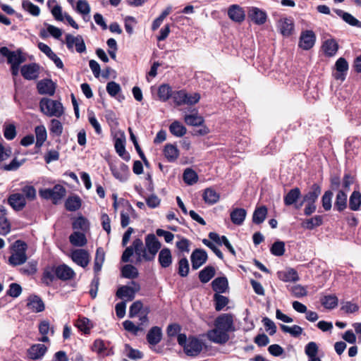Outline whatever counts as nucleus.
<instances>
[{
    "label": "nucleus",
    "mask_w": 361,
    "mask_h": 361,
    "mask_svg": "<svg viewBox=\"0 0 361 361\" xmlns=\"http://www.w3.org/2000/svg\"><path fill=\"white\" fill-rule=\"evenodd\" d=\"M48 350V347L44 344L36 343L32 345L27 350V357L33 360H42Z\"/></svg>",
    "instance_id": "obj_9"
},
{
    "label": "nucleus",
    "mask_w": 361,
    "mask_h": 361,
    "mask_svg": "<svg viewBox=\"0 0 361 361\" xmlns=\"http://www.w3.org/2000/svg\"><path fill=\"white\" fill-rule=\"evenodd\" d=\"M40 111L49 117H61L64 114L63 104L58 100L44 97L39 102Z\"/></svg>",
    "instance_id": "obj_1"
},
{
    "label": "nucleus",
    "mask_w": 361,
    "mask_h": 361,
    "mask_svg": "<svg viewBox=\"0 0 361 361\" xmlns=\"http://www.w3.org/2000/svg\"><path fill=\"white\" fill-rule=\"evenodd\" d=\"M72 227L74 230H80L85 233L89 230L90 223L85 217L80 216L73 220Z\"/></svg>",
    "instance_id": "obj_37"
},
{
    "label": "nucleus",
    "mask_w": 361,
    "mask_h": 361,
    "mask_svg": "<svg viewBox=\"0 0 361 361\" xmlns=\"http://www.w3.org/2000/svg\"><path fill=\"white\" fill-rule=\"evenodd\" d=\"M277 28L283 37H289L294 29L293 20L290 18H282L277 22Z\"/></svg>",
    "instance_id": "obj_18"
},
{
    "label": "nucleus",
    "mask_w": 361,
    "mask_h": 361,
    "mask_svg": "<svg viewBox=\"0 0 361 361\" xmlns=\"http://www.w3.org/2000/svg\"><path fill=\"white\" fill-rule=\"evenodd\" d=\"M140 289V285L133 281L130 283V285L120 287L116 292V295L121 299L131 301L134 299L135 293L138 292Z\"/></svg>",
    "instance_id": "obj_4"
},
{
    "label": "nucleus",
    "mask_w": 361,
    "mask_h": 361,
    "mask_svg": "<svg viewBox=\"0 0 361 361\" xmlns=\"http://www.w3.org/2000/svg\"><path fill=\"white\" fill-rule=\"evenodd\" d=\"M75 11L83 16L88 15L90 13V6L86 0H78Z\"/></svg>",
    "instance_id": "obj_60"
},
{
    "label": "nucleus",
    "mask_w": 361,
    "mask_h": 361,
    "mask_svg": "<svg viewBox=\"0 0 361 361\" xmlns=\"http://www.w3.org/2000/svg\"><path fill=\"white\" fill-rule=\"evenodd\" d=\"M23 8L33 16H38L40 13V8L39 6L33 4L28 0H23L22 2Z\"/></svg>",
    "instance_id": "obj_56"
},
{
    "label": "nucleus",
    "mask_w": 361,
    "mask_h": 361,
    "mask_svg": "<svg viewBox=\"0 0 361 361\" xmlns=\"http://www.w3.org/2000/svg\"><path fill=\"white\" fill-rule=\"evenodd\" d=\"M39 66L36 63L24 65L20 68L23 78L26 80H35L39 75Z\"/></svg>",
    "instance_id": "obj_19"
},
{
    "label": "nucleus",
    "mask_w": 361,
    "mask_h": 361,
    "mask_svg": "<svg viewBox=\"0 0 361 361\" xmlns=\"http://www.w3.org/2000/svg\"><path fill=\"white\" fill-rule=\"evenodd\" d=\"M192 267L193 269H199L207 259V254L202 249H195L190 256Z\"/></svg>",
    "instance_id": "obj_14"
},
{
    "label": "nucleus",
    "mask_w": 361,
    "mask_h": 361,
    "mask_svg": "<svg viewBox=\"0 0 361 361\" xmlns=\"http://www.w3.org/2000/svg\"><path fill=\"white\" fill-rule=\"evenodd\" d=\"M215 274V269L212 266H207L199 273V278L201 282L207 283Z\"/></svg>",
    "instance_id": "obj_48"
},
{
    "label": "nucleus",
    "mask_w": 361,
    "mask_h": 361,
    "mask_svg": "<svg viewBox=\"0 0 361 361\" xmlns=\"http://www.w3.org/2000/svg\"><path fill=\"white\" fill-rule=\"evenodd\" d=\"M27 306L34 312H40L44 310L43 301L37 295H31L28 298Z\"/></svg>",
    "instance_id": "obj_26"
},
{
    "label": "nucleus",
    "mask_w": 361,
    "mask_h": 361,
    "mask_svg": "<svg viewBox=\"0 0 361 361\" xmlns=\"http://www.w3.org/2000/svg\"><path fill=\"white\" fill-rule=\"evenodd\" d=\"M105 259V254L102 247H98L96 251L94 258V270L95 273H98L101 271L103 263Z\"/></svg>",
    "instance_id": "obj_47"
},
{
    "label": "nucleus",
    "mask_w": 361,
    "mask_h": 361,
    "mask_svg": "<svg viewBox=\"0 0 361 361\" xmlns=\"http://www.w3.org/2000/svg\"><path fill=\"white\" fill-rule=\"evenodd\" d=\"M145 245L150 257L154 259L161 247V243L154 234H148L145 237Z\"/></svg>",
    "instance_id": "obj_13"
},
{
    "label": "nucleus",
    "mask_w": 361,
    "mask_h": 361,
    "mask_svg": "<svg viewBox=\"0 0 361 361\" xmlns=\"http://www.w3.org/2000/svg\"><path fill=\"white\" fill-rule=\"evenodd\" d=\"M50 132L51 133L60 136L63 133V126L62 123L56 119H52L50 123Z\"/></svg>",
    "instance_id": "obj_64"
},
{
    "label": "nucleus",
    "mask_w": 361,
    "mask_h": 361,
    "mask_svg": "<svg viewBox=\"0 0 361 361\" xmlns=\"http://www.w3.org/2000/svg\"><path fill=\"white\" fill-rule=\"evenodd\" d=\"M301 195L300 190L298 188H294L289 190L284 196L283 201L286 206H290L295 204Z\"/></svg>",
    "instance_id": "obj_34"
},
{
    "label": "nucleus",
    "mask_w": 361,
    "mask_h": 361,
    "mask_svg": "<svg viewBox=\"0 0 361 361\" xmlns=\"http://www.w3.org/2000/svg\"><path fill=\"white\" fill-rule=\"evenodd\" d=\"M271 252L275 256H282L285 252V243L282 241H276L271 247Z\"/></svg>",
    "instance_id": "obj_61"
},
{
    "label": "nucleus",
    "mask_w": 361,
    "mask_h": 361,
    "mask_svg": "<svg viewBox=\"0 0 361 361\" xmlns=\"http://www.w3.org/2000/svg\"><path fill=\"white\" fill-rule=\"evenodd\" d=\"M37 87L39 93L41 94L52 96L55 92V84L51 80H42L37 83Z\"/></svg>",
    "instance_id": "obj_23"
},
{
    "label": "nucleus",
    "mask_w": 361,
    "mask_h": 361,
    "mask_svg": "<svg viewBox=\"0 0 361 361\" xmlns=\"http://www.w3.org/2000/svg\"><path fill=\"white\" fill-rule=\"evenodd\" d=\"M320 193V186L317 184H313L310 190L303 197V201L305 202L315 203Z\"/></svg>",
    "instance_id": "obj_35"
},
{
    "label": "nucleus",
    "mask_w": 361,
    "mask_h": 361,
    "mask_svg": "<svg viewBox=\"0 0 361 361\" xmlns=\"http://www.w3.org/2000/svg\"><path fill=\"white\" fill-rule=\"evenodd\" d=\"M55 274L59 279L63 281L71 279L75 276L74 271L65 264L58 266Z\"/></svg>",
    "instance_id": "obj_25"
},
{
    "label": "nucleus",
    "mask_w": 361,
    "mask_h": 361,
    "mask_svg": "<svg viewBox=\"0 0 361 361\" xmlns=\"http://www.w3.org/2000/svg\"><path fill=\"white\" fill-rule=\"evenodd\" d=\"M92 350L102 355H109L110 354L106 343L101 339L94 341L92 345Z\"/></svg>",
    "instance_id": "obj_52"
},
{
    "label": "nucleus",
    "mask_w": 361,
    "mask_h": 361,
    "mask_svg": "<svg viewBox=\"0 0 361 361\" xmlns=\"http://www.w3.org/2000/svg\"><path fill=\"white\" fill-rule=\"evenodd\" d=\"M183 178L185 183L188 185H193L198 180V176L196 172L190 168H188L184 171Z\"/></svg>",
    "instance_id": "obj_57"
},
{
    "label": "nucleus",
    "mask_w": 361,
    "mask_h": 361,
    "mask_svg": "<svg viewBox=\"0 0 361 361\" xmlns=\"http://www.w3.org/2000/svg\"><path fill=\"white\" fill-rule=\"evenodd\" d=\"M212 285L214 291L224 293L228 287V281L225 277H219L212 281Z\"/></svg>",
    "instance_id": "obj_45"
},
{
    "label": "nucleus",
    "mask_w": 361,
    "mask_h": 361,
    "mask_svg": "<svg viewBox=\"0 0 361 361\" xmlns=\"http://www.w3.org/2000/svg\"><path fill=\"white\" fill-rule=\"evenodd\" d=\"M361 204V193L359 191H353L349 200V207L351 210L357 211Z\"/></svg>",
    "instance_id": "obj_51"
},
{
    "label": "nucleus",
    "mask_w": 361,
    "mask_h": 361,
    "mask_svg": "<svg viewBox=\"0 0 361 361\" xmlns=\"http://www.w3.org/2000/svg\"><path fill=\"white\" fill-rule=\"evenodd\" d=\"M184 121L187 125L192 126H201L204 122L203 118L197 111L190 114H185Z\"/></svg>",
    "instance_id": "obj_38"
},
{
    "label": "nucleus",
    "mask_w": 361,
    "mask_h": 361,
    "mask_svg": "<svg viewBox=\"0 0 361 361\" xmlns=\"http://www.w3.org/2000/svg\"><path fill=\"white\" fill-rule=\"evenodd\" d=\"M51 200L54 204H57L65 195L66 189L60 185H56L51 188Z\"/></svg>",
    "instance_id": "obj_42"
},
{
    "label": "nucleus",
    "mask_w": 361,
    "mask_h": 361,
    "mask_svg": "<svg viewBox=\"0 0 361 361\" xmlns=\"http://www.w3.org/2000/svg\"><path fill=\"white\" fill-rule=\"evenodd\" d=\"M287 288L291 294L295 298H302L307 295L306 288L300 284L288 286Z\"/></svg>",
    "instance_id": "obj_54"
},
{
    "label": "nucleus",
    "mask_w": 361,
    "mask_h": 361,
    "mask_svg": "<svg viewBox=\"0 0 361 361\" xmlns=\"http://www.w3.org/2000/svg\"><path fill=\"white\" fill-rule=\"evenodd\" d=\"M39 49L45 54L51 60L54 61L55 65L59 68H63V63L61 59L56 56L55 53L52 51L51 48L43 42H39L37 45Z\"/></svg>",
    "instance_id": "obj_22"
},
{
    "label": "nucleus",
    "mask_w": 361,
    "mask_h": 361,
    "mask_svg": "<svg viewBox=\"0 0 361 361\" xmlns=\"http://www.w3.org/2000/svg\"><path fill=\"white\" fill-rule=\"evenodd\" d=\"M318 353L319 346L314 341L309 342L305 347V353L308 357V361H322Z\"/></svg>",
    "instance_id": "obj_24"
},
{
    "label": "nucleus",
    "mask_w": 361,
    "mask_h": 361,
    "mask_svg": "<svg viewBox=\"0 0 361 361\" xmlns=\"http://www.w3.org/2000/svg\"><path fill=\"white\" fill-rule=\"evenodd\" d=\"M163 152L164 157L169 162H174L179 157V150L172 144L166 145Z\"/></svg>",
    "instance_id": "obj_30"
},
{
    "label": "nucleus",
    "mask_w": 361,
    "mask_h": 361,
    "mask_svg": "<svg viewBox=\"0 0 361 361\" xmlns=\"http://www.w3.org/2000/svg\"><path fill=\"white\" fill-rule=\"evenodd\" d=\"M316 36L312 30H305L301 32L299 47L304 50L311 49L315 43Z\"/></svg>",
    "instance_id": "obj_11"
},
{
    "label": "nucleus",
    "mask_w": 361,
    "mask_h": 361,
    "mask_svg": "<svg viewBox=\"0 0 361 361\" xmlns=\"http://www.w3.org/2000/svg\"><path fill=\"white\" fill-rule=\"evenodd\" d=\"M67 210L74 212L78 210L81 206L80 198L78 196H73L68 197L65 203Z\"/></svg>",
    "instance_id": "obj_50"
},
{
    "label": "nucleus",
    "mask_w": 361,
    "mask_h": 361,
    "mask_svg": "<svg viewBox=\"0 0 361 361\" xmlns=\"http://www.w3.org/2000/svg\"><path fill=\"white\" fill-rule=\"evenodd\" d=\"M133 246L134 247V252L137 256V261L141 262L142 259L145 261H151L152 260V257H150L147 247L145 248L143 247V243L142 240L137 238L134 240L133 243Z\"/></svg>",
    "instance_id": "obj_16"
},
{
    "label": "nucleus",
    "mask_w": 361,
    "mask_h": 361,
    "mask_svg": "<svg viewBox=\"0 0 361 361\" xmlns=\"http://www.w3.org/2000/svg\"><path fill=\"white\" fill-rule=\"evenodd\" d=\"M322 305L326 309L331 310L337 307L338 298L335 295H327L321 298Z\"/></svg>",
    "instance_id": "obj_39"
},
{
    "label": "nucleus",
    "mask_w": 361,
    "mask_h": 361,
    "mask_svg": "<svg viewBox=\"0 0 361 361\" xmlns=\"http://www.w3.org/2000/svg\"><path fill=\"white\" fill-rule=\"evenodd\" d=\"M267 214V209L264 206L257 207L252 215V221L256 224H262Z\"/></svg>",
    "instance_id": "obj_43"
},
{
    "label": "nucleus",
    "mask_w": 361,
    "mask_h": 361,
    "mask_svg": "<svg viewBox=\"0 0 361 361\" xmlns=\"http://www.w3.org/2000/svg\"><path fill=\"white\" fill-rule=\"evenodd\" d=\"M278 276L280 280L284 282H296L300 279L297 271L294 269L279 271L278 272Z\"/></svg>",
    "instance_id": "obj_31"
},
{
    "label": "nucleus",
    "mask_w": 361,
    "mask_h": 361,
    "mask_svg": "<svg viewBox=\"0 0 361 361\" xmlns=\"http://www.w3.org/2000/svg\"><path fill=\"white\" fill-rule=\"evenodd\" d=\"M66 44L68 49L73 50L75 47L76 51L78 53H82L86 50L84 40L80 35L73 36L70 34L66 35Z\"/></svg>",
    "instance_id": "obj_6"
},
{
    "label": "nucleus",
    "mask_w": 361,
    "mask_h": 361,
    "mask_svg": "<svg viewBox=\"0 0 361 361\" xmlns=\"http://www.w3.org/2000/svg\"><path fill=\"white\" fill-rule=\"evenodd\" d=\"M219 194L213 188H206L202 194V198L205 203L208 204H214L219 200Z\"/></svg>",
    "instance_id": "obj_32"
},
{
    "label": "nucleus",
    "mask_w": 361,
    "mask_h": 361,
    "mask_svg": "<svg viewBox=\"0 0 361 361\" xmlns=\"http://www.w3.org/2000/svg\"><path fill=\"white\" fill-rule=\"evenodd\" d=\"M69 241L75 247H83L87 243L85 233L78 231H74L70 235Z\"/></svg>",
    "instance_id": "obj_28"
},
{
    "label": "nucleus",
    "mask_w": 361,
    "mask_h": 361,
    "mask_svg": "<svg viewBox=\"0 0 361 361\" xmlns=\"http://www.w3.org/2000/svg\"><path fill=\"white\" fill-rule=\"evenodd\" d=\"M189 272V263L188 259L184 257L179 260L178 262V274L182 277H185L188 276Z\"/></svg>",
    "instance_id": "obj_62"
},
{
    "label": "nucleus",
    "mask_w": 361,
    "mask_h": 361,
    "mask_svg": "<svg viewBox=\"0 0 361 361\" xmlns=\"http://www.w3.org/2000/svg\"><path fill=\"white\" fill-rule=\"evenodd\" d=\"M281 329L284 333L289 334L293 337H298L302 334L303 331L302 328L298 325H293L292 326H289L284 324H281Z\"/></svg>",
    "instance_id": "obj_58"
},
{
    "label": "nucleus",
    "mask_w": 361,
    "mask_h": 361,
    "mask_svg": "<svg viewBox=\"0 0 361 361\" xmlns=\"http://www.w3.org/2000/svg\"><path fill=\"white\" fill-rule=\"evenodd\" d=\"M169 130L171 134L178 137L183 136L187 132L186 128L177 121L170 125Z\"/></svg>",
    "instance_id": "obj_41"
},
{
    "label": "nucleus",
    "mask_w": 361,
    "mask_h": 361,
    "mask_svg": "<svg viewBox=\"0 0 361 361\" xmlns=\"http://www.w3.org/2000/svg\"><path fill=\"white\" fill-rule=\"evenodd\" d=\"M215 326L228 333L234 330L233 320L231 314H223L215 320Z\"/></svg>",
    "instance_id": "obj_17"
},
{
    "label": "nucleus",
    "mask_w": 361,
    "mask_h": 361,
    "mask_svg": "<svg viewBox=\"0 0 361 361\" xmlns=\"http://www.w3.org/2000/svg\"><path fill=\"white\" fill-rule=\"evenodd\" d=\"M335 207L338 211L344 210L347 207V194L343 191L339 190L336 195Z\"/></svg>",
    "instance_id": "obj_49"
},
{
    "label": "nucleus",
    "mask_w": 361,
    "mask_h": 361,
    "mask_svg": "<svg viewBox=\"0 0 361 361\" xmlns=\"http://www.w3.org/2000/svg\"><path fill=\"white\" fill-rule=\"evenodd\" d=\"M75 326L85 334H88L93 326L91 321L86 317H80L77 320Z\"/></svg>",
    "instance_id": "obj_53"
},
{
    "label": "nucleus",
    "mask_w": 361,
    "mask_h": 361,
    "mask_svg": "<svg viewBox=\"0 0 361 361\" xmlns=\"http://www.w3.org/2000/svg\"><path fill=\"white\" fill-rule=\"evenodd\" d=\"M248 17L255 24L261 25L265 23L267 15L265 11L257 7H251L248 11Z\"/></svg>",
    "instance_id": "obj_20"
},
{
    "label": "nucleus",
    "mask_w": 361,
    "mask_h": 361,
    "mask_svg": "<svg viewBox=\"0 0 361 361\" xmlns=\"http://www.w3.org/2000/svg\"><path fill=\"white\" fill-rule=\"evenodd\" d=\"M247 215L245 209L242 208H235L231 212V220L235 225H241Z\"/></svg>",
    "instance_id": "obj_33"
},
{
    "label": "nucleus",
    "mask_w": 361,
    "mask_h": 361,
    "mask_svg": "<svg viewBox=\"0 0 361 361\" xmlns=\"http://www.w3.org/2000/svg\"><path fill=\"white\" fill-rule=\"evenodd\" d=\"M0 53L7 58V62L11 66H20L26 61L25 55L20 50L11 51L6 47H3L0 49Z\"/></svg>",
    "instance_id": "obj_3"
},
{
    "label": "nucleus",
    "mask_w": 361,
    "mask_h": 361,
    "mask_svg": "<svg viewBox=\"0 0 361 361\" xmlns=\"http://www.w3.org/2000/svg\"><path fill=\"white\" fill-rule=\"evenodd\" d=\"M35 133L36 135V146L39 147L47 140V130L44 126L41 125L35 128Z\"/></svg>",
    "instance_id": "obj_40"
},
{
    "label": "nucleus",
    "mask_w": 361,
    "mask_h": 361,
    "mask_svg": "<svg viewBox=\"0 0 361 361\" xmlns=\"http://www.w3.org/2000/svg\"><path fill=\"white\" fill-rule=\"evenodd\" d=\"M228 16L231 20L239 23L245 18L244 9L237 4L232 5L228 8Z\"/></svg>",
    "instance_id": "obj_21"
},
{
    "label": "nucleus",
    "mask_w": 361,
    "mask_h": 361,
    "mask_svg": "<svg viewBox=\"0 0 361 361\" xmlns=\"http://www.w3.org/2000/svg\"><path fill=\"white\" fill-rule=\"evenodd\" d=\"M322 224V217L321 216H315L311 219L305 220L302 222V227L309 230H312L315 227L319 226Z\"/></svg>",
    "instance_id": "obj_55"
},
{
    "label": "nucleus",
    "mask_w": 361,
    "mask_h": 361,
    "mask_svg": "<svg viewBox=\"0 0 361 361\" xmlns=\"http://www.w3.org/2000/svg\"><path fill=\"white\" fill-rule=\"evenodd\" d=\"M207 337L211 341L220 344L226 343L229 339L228 332L219 329L216 326H215L214 329L208 331Z\"/></svg>",
    "instance_id": "obj_10"
},
{
    "label": "nucleus",
    "mask_w": 361,
    "mask_h": 361,
    "mask_svg": "<svg viewBox=\"0 0 361 361\" xmlns=\"http://www.w3.org/2000/svg\"><path fill=\"white\" fill-rule=\"evenodd\" d=\"M21 192L26 200L32 201L36 198L37 192L34 186L26 185L21 189Z\"/></svg>",
    "instance_id": "obj_59"
},
{
    "label": "nucleus",
    "mask_w": 361,
    "mask_h": 361,
    "mask_svg": "<svg viewBox=\"0 0 361 361\" xmlns=\"http://www.w3.org/2000/svg\"><path fill=\"white\" fill-rule=\"evenodd\" d=\"M349 68L348 63L343 58L340 57L335 63V72L333 73L334 78L341 82L345 80L347 73Z\"/></svg>",
    "instance_id": "obj_8"
},
{
    "label": "nucleus",
    "mask_w": 361,
    "mask_h": 361,
    "mask_svg": "<svg viewBox=\"0 0 361 361\" xmlns=\"http://www.w3.org/2000/svg\"><path fill=\"white\" fill-rule=\"evenodd\" d=\"M162 338L161 329L159 326H153L147 334V342L152 345H155L158 344Z\"/></svg>",
    "instance_id": "obj_27"
},
{
    "label": "nucleus",
    "mask_w": 361,
    "mask_h": 361,
    "mask_svg": "<svg viewBox=\"0 0 361 361\" xmlns=\"http://www.w3.org/2000/svg\"><path fill=\"white\" fill-rule=\"evenodd\" d=\"M203 343L199 339L190 337L188 344L185 346L184 351L189 356H196L202 351Z\"/></svg>",
    "instance_id": "obj_12"
},
{
    "label": "nucleus",
    "mask_w": 361,
    "mask_h": 361,
    "mask_svg": "<svg viewBox=\"0 0 361 361\" xmlns=\"http://www.w3.org/2000/svg\"><path fill=\"white\" fill-rule=\"evenodd\" d=\"M8 203L15 211H21L26 205L24 195L19 192L13 193L8 198Z\"/></svg>",
    "instance_id": "obj_15"
},
{
    "label": "nucleus",
    "mask_w": 361,
    "mask_h": 361,
    "mask_svg": "<svg viewBox=\"0 0 361 361\" xmlns=\"http://www.w3.org/2000/svg\"><path fill=\"white\" fill-rule=\"evenodd\" d=\"M121 274L123 278L133 279L138 276L137 269L131 264H126L121 269Z\"/></svg>",
    "instance_id": "obj_46"
},
{
    "label": "nucleus",
    "mask_w": 361,
    "mask_h": 361,
    "mask_svg": "<svg viewBox=\"0 0 361 361\" xmlns=\"http://www.w3.org/2000/svg\"><path fill=\"white\" fill-rule=\"evenodd\" d=\"M13 252L8 259L9 264L18 266L24 264L27 260V244L22 240H16L12 247Z\"/></svg>",
    "instance_id": "obj_2"
},
{
    "label": "nucleus",
    "mask_w": 361,
    "mask_h": 361,
    "mask_svg": "<svg viewBox=\"0 0 361 361\" xmlns=\"http://www.w3.org/2000/svg\"><path fill=\"white\" fill-rule=\"evenodd\" d=\"M173 92L171 87L167 84H163L158 89V97L162 102H166L172 97Z\"/></svg>",
    "instance_id": "obj_44"
},
{
    "label": "nucleus",
    "mask_w": 361,
    "mask_h": 361,
    "mask_svg": "<svg viewBox=\"0 0 361 361\" xmlns=\"http://www.w3.org/2000/svg\"><path fill=\"white\" fill-rule=\"evenodd\" d=\"M110 170L113 176L121 182L127 180L128 175V167L123 162L111 163Z\"/></svg>",
    "instance_id": "obj_7"
},
{
    "label": "nucleus",
    "mask_w": 361,
    "mask_h": 361,
    "mask_svg": "<svg viewBox=\"0 0 361 361\" xmlns=\"http://www.w3.org/2000/svg\"><path fill=\"white\" fill-rule=\"evenodd\" d=\"M159 262L162 268H167L172 264V255L169 248L161 249L159 253Z\"/></svg>",
    "instance_id": "obj_29"
},
{
    "label": "nucleus",
    "mask_w": 361,
    "mask_h": 361,
    "mask_svg": "<svg viewBox=\"0 0 361 361\" xmlns=\"http://www.w3.org/2000/svg\"><path fill=\"white\" fill-rule=\"evenodd\" d=\"M322 49L326 56H332L336 54L338 45L334 39H329L324 42Z\"/></svg>",
    "instance_id": "obj_36"
},
{
    "label": "nucleus",
    "mask_w": 361,
    "mask_h": 361,
    "mask_svg": "<svg viewBox=\"0 0 361 361\" xmlns=\"http://www.w3.org/2000/svg\"><path fill=\"white\" fill-rule=\"evenodd\" d=\"M68 256L74 263L82 268L86 267L90 261V254L87 250L84 249L72 250Z\"/></svg>",
    "instance_id": "obj_5"
},
{
    "label": "nucleus",
    "mask_w": 361,
    "mask_h": 361,
    "mask_svg": "<svg viewBox=\"0 0 361 361\" xmlns=\"http://www.w3.org/2000/svg\"><path fill=\"white\" fill-rule=\"evenodd\" d=\"M125 353L126 355L132 360L141 359L143 356L140 351L133 349L128 344L125 345Z\"/></svg>",
    "instance_id": "obj_63"
}]
</instances>
